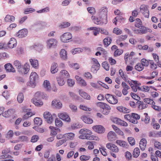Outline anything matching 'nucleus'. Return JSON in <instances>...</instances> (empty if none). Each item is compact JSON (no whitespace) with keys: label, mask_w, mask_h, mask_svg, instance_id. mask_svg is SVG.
Masks as SVG:
<instances>
[{"label":"nucleus","mask_w":161,"mask_h":161,"mask_svg":"<svg viewBox=\"0 0 161 161\" xmlns=\"http://www.w3.org/2000/svg\"><path fill=\"white\" fill-rule=\"evenodd\" d=\"M107 9L105 7H102L99 10V18L92 16V19L95 24L101 25L106 24L107 23Z\"/></svg>","instance_id":"nucleus-1"},{"label":"nucleus","mask_w":161,"mask_h":161,"mask_svg":"<svg viewBox=\"0 0 161 161\" xmlns=\"http://www.w3.org/2000/svg\"><path fill=\"white\" fill-rule=\"evenodd\" d=\"M30 84L32 87H34L36 86V82L38 80V75L35 72H32L30 76Z\"/></svg>","instance_id":"nucleus-2"},{"label":"nucleus","mask_w":161,"mask_h":161,"mask_svg":"<svg viewBox=\"0 0 161 161\" xmlns=\"http://www.w3.org/2000/svg\"><path fill=\"white\" fill-rule=\"evenodd\" d=\"M105 97L107 101L111 104H115L118 103V100L110 94H106Z\"/></svg>","instance_id":"nucleus-3"},{"label":"nucleus","mask_w":161,"mask_h":161,"mask_svg":"<svg viewBox=\"0 0 161 161\" xmlns=\"http://www.w3.org/2000/svg\"><path fill=\"white\" fill-rule=\"evenodd\" d=\"M72 37L71 34L69 32H66L64 33L61 36V40L64 42H68V41L71 39Z\"/></svg>","instance_id":"nucleus-4"},{"label":"nucleus","mask_w":161,"mask_h":161,"mask_svg":"<svg viewBox=\"0 0 161 161\" xmlns=\"http://www.w3.org/2000/svg\"><path fill=\"white\" fill-rule=\"evenodd\" d=\"M112 120L113 122L120 125L124 126H128V124L126 122L119 118L116 117L113 118L112 119Z\"/></svg>","instance_id":"nucleus-5"},{"label":"nucleus","mask_w":161,"mask_h":161,"mask_svg":"<svg viewBox=\"0 0 161 161\" xmlns=\"http://www.w3.org/2000/svg\"><path fill=\"white\" fill-rule=\"evenodd\" d=\"M140 11L146 18H148L149 11L147 7L145 5H142L140 7Z\"/></svg>","instance_id":"nucleus-6"},{"label":"nucleus","mask_w":161,"mask_h":161,"mask_svg":"<svg viewBox=\"0 0 161 161\" xmlns=\"http://www.w3.org/2000/svg\"><path fill=\"white\" fill-rule=\"evenodd\" d=\"M47 45L48 47L50 48L51 47H56L58 43L57 40L54 39H51L47 41Z\"/></svg>","instance_id":"nucleus-7"},{"label":"nucleus","mask_w":161,"mask_h":161,"mask_svg":"<svg viewBox=\"0 0 161 161\" xmlns=\"http://www.w3.org/2000/svg\"><path fill=\"white\" fill-rule=\"evenodd\" d=\"M58 117L63 120L69 122L70 119L69 115L66 113H60L58 114Z\"/></svg>","instance_id":"nucleus-8"},{"label":"nucleus","mask_w":161,"mask_h":161,"mask_svg":"<svg viewBox=\"0 0 161 161\" xmlns=\"http://www.w3.org/2000/svg\"><path fill=\"white\" fill-rule=\"evenodd\" d=\"M44 118L48 123H51L53 121L52 115L49 112H45L43 114Z\"/></svg>","instance_id":"nucleus-9"},{"label":"nucleus","mask_w":161,"mask_h":161,"mask_svg":"<svg viewBox=\"0 0 161 161\" xmlns=\"http://www.w3.org/2000/svg\"><path fill=\"white\" fill-rule=\"evenodd\" d=\"M94 130L99 133H102L105 131V128L101 125H97L93 126Z\"/></svg>","instance_id":"nucleus-10"},{"label":"nucleus","mask_w":161,"mask_h":161,"mask_svg":"<svg viewBox=\"0 0 161 161\" xmlns=\"http://www.w3.org/2000/svg\"><path fill=\"white\" fill-rule=\"evenodd\" d=\"M107 147L113 152L117 153L119 151V149L114 144L108 143L106 145Z\"/></svg>","instance_id":"nucleus-11"},{"label":"nucleus","mask_w":161,"mask_h":161,"mask_svg":"<svg viewBox=\"0 0 161 161\" xmlns=\"http://www.w3.org/2000/svg\"><path fill=\"white\" fill-rule=\"evenodd\" d=\"M28 31L26 29H24L20 30L17 33V36L20 38L26 36L27 34Z\"/></svg>","instance_id":"nucleus-12"},{"label":"nucleus","mask_w":161,"mask_h":161,"mask_svg":"<svg viewBox=\"0 0 161 161\" xmlns=\"http://www.w3.org/2000/svg\"><path fill=\"white\" fill-rule=\"evenodd\" d=\"M75 78L78 82L79 84L82 86H86L87 85V83L82 78L76 75Z\"/></svg>","instance_id":"nucleus-13"},{"label":"nucleus","mask_w":161,"mask_h":161,"mask_svg":"<svg viewBox=\"0 0 161 161\" xmlns=\"http://www.w3.org/2000/svg\"><path fill=\"white\" fill-rule=\"evenodd\" d=\"M52 105L53 107L58 109H60L62 106L61 103L59 101L56 100H54L52 101Z\"/></svg>","instance_id":"nucleus-14"},{"label":"nucleus","mask_w":161,"mask_h":161,"mask_svg":"<svg viewBox=\"0 0 161 161\" xmlns=\"http://www.w3.org/2000/svg\"><path fill=\"white\" fill-rule=\"evenodd\" d=\"M5 68L7 72H15V70L10 63H8L4 65Z\"/></svg>","instance_id":"nucleus-15"},{"label":"nucleus","mask_w":161,"mask_h":161,"mask_svg":"<svg viewBox=\"0 0 161 161\" xmlns=\"http://www.w3.org/2000/svg\"><path fill=\"white\" fill-rule=\"evenodd\" d=\"M15 113V110L14 109H9L7 111L3 113V115L5 117H8L12 115Z\"/></svg>","instance_id":"nucleus-16"},{"label":"nucleus","mask_w":161,"mask_h":161,"mask_svg":"<svg viewBox=\"0 0 161 161\" xmlns=\"http://www.w3.org/2000/svg\"><path fill=\"white\" fill-rule=\"evenodd\" d=\"M16 45V41L15 39L11 38L8 43V47L12 48L15 47Z\"/></svg>","instance_id":"nucleus-17"},{"label":"nucleus","mask_w":161,"mask_h":161,"mask_svg":"<svg viewBox=\"0 0 161 161\" xmlns=\"http://www.w3.org/2000/svg\"><path fill=\"white\" fill-rule=\"evenodd\" d=\"M147 144V141L145 138L142 139L140 141L139 146L141 149L142 151L145 149Z\"/></svg>","instance_id":"nucleus-18"},{"label":"nucleus","mask_w":161,"mask_h":161,"mask_svg":"<svg viewBox=\"0 0 161 161\" xmlns=\"http://www.w3.org/2000/svg\"><path fill=\"white\" fill-rule=\"evenodd\" d=\"M108 138L110 141L114 140L116 138V135L114 132L110 131L108 134Z\"/></svg>","instance_id":"nucleus-19"},{"label":"nucleus","mask_w":161,"mask_h":161,"mask_svg":"<svg viewBox=\"0 0 161 161\" xmlns=\"http://www.w3.org/2000/svg\"><path fill=\"white\" fill-rule=\"evenodd\" d=\"M60 55L61 58L65 60L67 58V51L64 49H62L60 52Z\"/></svg>","instance_id":"nucleus-20"},{"label":"nucleus","mask_w":161,"mask_h":161,"mask_svg":"<svg viewBox=\"0 0 161 161\" xmlns=\"http://www.w3.org/2000/svg\"><path fill=\"white\" fill-rule=\"evenodd\" d=\"M117 109L119 112L124 114L129 113L130 112V109L122 106L117 107Z\"/></svg>","instance_id":"nucleus-21"},{"label":"nucleus","mask_w":161,"mask_h":161,"mask_svg":"<svg viewBox=\"0 0 161 161\" xmlns=\"http://www.w3.org/2000/svg\"><path fill=\"white\" fill-rule=\"evenodd\" d=\"M79 93L80 96L88 100L90 99L91 97L90 96L82 90H80L79 91Z\"/></svg>","instance_id":"nucleus-22"},{"label":"nucleus","mask_w":161,"mask_h":161,"mask_svg":"<svg viewBox=\"0 0 161 161\" xmlns=\"http://www.w3.org/2000/svg\"><path fill=\"white\" fill-rule=\"evenodd\" d=\"M125 119L129 120L130 122L134 124H137L138 121L136 120H134V119H132V115L131 114H127L125 115L124 116Z\"/></svg>","instance_id":"nucleus-23"},{"label":"nucleus","mask_w":161,"mask_h":161,"mask_svg":"<svg viewBox=\"0 0 161 161\" xmlns=\"http://www.w3.org/2000/svg\"><path fill=\"white\" fill-rule=\"evenodd\" d=\"M58 64L56 63H53L52 64L51 69V71L52 74H55L57 72L58 70Z\"/></svg>","instance_id":"nucleus-24"},{"label":"nucleus","mask_w":161,"mask_h":161,"mask_svg":"<svg viewBox=\"0 0 161 161\" xmlns=\"http://www.w3.org/2000/svg\"><path fill=\"white\" fill-rule=\"evenodd\" d=\"M79 133L80 134H84L86 135H89L92 134V132L90 130L88 129H82L80 130Z\"/></svg>","instance_id":"nucleus-25"},{"label":"nucleus","mask_w":161,"mask_h":161,"mask_svg":"<svg viewBox=\"0 0 161 161\" xmlns=\"http://www.w3.org/2000/svg\"><path fill=\"white\" fill-rule=\"evenodd\" d=\"M136 20V22L135 24V26L136 27L140 29L146 28V27L142 25V22L140 19L137 18Z\"/></svg>","instance_id":"nucleus-26"},{"label":"nucleus","mask_w":161,"mask_h":161,"mask_svg":"<svg viewBox=\"0 0 161 161\" xmlns=\"http://www.w3.org/2000/svg\"><path fill=\"white\" fill-rule=\"evenodd\" d=\"M15 20V17L12 15H7L4 18V21L6 22H11Z\"/></svg>","instance_id":"nucleus-27"},{"label":"nucleus","mask_w":161,"mask_h":161,"mask_svg":"<svg viewBox=\"0 0 161 161\" xmlns=\"http://www.w3.org/2000/svg\"><path fill=\"white\" fill-rule=\"evenodd\" d=\"M32 101L36 106H41L43 105V102L37 98H33L32 99Z\"/></svg>","instance_id":"nucleus-28"},{"label":"nucleus","mask_w":161,"mask_h":161,"mask_svg":"<svg viewBox=\"0 0 161 161\" xmlns=\"http://www.w3.org/2000/svg\"><path fill=\"white\" fill-rule=\"evenodd\" d=\"M43 86L44 88L47 91H50L51 89V86L49 81L45 80L44 81Z\"/></svg>","instance_id":"nucleus-29"},{"label":"nucleus","mask_w":161,"mask_h":161,"mask_svg":"<svg viewBox=\"0 0 161 161\" xmlns=\"http://www.w3.org/2000/svg\"><path fill=\"white\" fill-rule=\"evenodd\" d=\"M30 61L31 65L34 68H36L38 65V61L35 59L32 58L30 59Z\"/></svg>","instance_id":"nucleus-30"},{"label":"nucleus","mask_w":161,"mask_h":161,"mask_svg":"<svg viewBox=\"0 0 161 161\" xmlns=\"http://www.w3.org/2000/svg\"><path fill=\"white\" fill-rule=\"evenodd\" d=\"M61 76L63 78H67L69 77V75L68 72L65 70H63L61 71Z\"/></svg>","instance_id":"nucleus-31"},{"label":"nucleus","mask_w":161,"mask_h":161,"mask_svg":"<svg viewBox=\"0 0 161 161\" xmlns=\"http://www.w3.org/2000/svg\"><path fill=\"white\" fill-rule=\"evenodd\" d=\"M83 121L85 123L87 124H91L92 123L93 121L92 119H90L88 117L85 116L82 117Z\"/></svg>","instance_id":"nucleus-32"},{"label":"nucleus","mask_w":161,"mask_h":161,"mask_svg":"<svg viewBox=\"0 0 161 161\" xmlns=\"http://www.w3.org/2000/svg\"><path fill=\"white\" fill-rule=\"evenodd\" d=\"M111 41L112 40L109 37L105 38L103 40L104 45L105 47H107L110 44Z\"/></svg>","instance_id":"nucleus-33"},{"label":"nucleus","mask_w":161,"mask_h":161,"mask_svg":"<svg viewBox=\"0 0 161 161\" xmlns=\"http://www.w3.org/2000/svg\"><path fill=\"white\" fill-rule=\"evenodd\" d=\"M71 51L72 54L74 55L77 53L82 52L83 51V49L81 48L78 47L72 49Z\"/></svg>","instance_id":"nucleus-34"},{"label":"nucleus","mask_w":161,"mask_h":161,"mask_svg":"<svg viewBox=\"0 0 161 161\" xmlns=\"http://www.w3.org/2000/svg\"><path fill=\"white\" fill-rule=\"evenodd\" d=\"M116 142L118 145L124 147H127V143L124 141L120 140H117Z\"/></svg>","instance_id":"nucleus-35"},{"label":"nucleus","mask_w":161,"mask_h":161,"mask_svg":"<svg viewBox=\"0 0 161 161\" xmlns=\"http://www.w3.org/2000/svg\"><path fill=\"white\" fill-rule=\"evenodd\" d=\"M57 81L58 83L60 86L64 85L65 83L63 78L61 77H57Z\"/></svg>","instance_id":"nucleus-36"},{"label":"nucleus","mask_w":161,"mask_h":161,"mask_svg":"<svg viewBox=\"0 0 161 161\" xmlns=\"http://www.w3.org/2000/svg\"><path fill=\"white\" fill-rule=\"evenodd\" d=\"M34 121L35 124L38 125H40L42 124V120L41 118L36 117L34 119Z\"/></svg>","instance_id":"nucleus-37"},{"label":"nucleus","mask_w":161,"mask_h":161,"mask_svg":"<svg viewBox=\"0 0 161 161\" xmlns=\"http://www.w3.org/2000/svg\"><path fill=\"white\" fill-rule=\"evenodd\" d=\"M14 67L18 69H20L22 68V66L21 65V63L18 60L14 61Z\"/></svg>","instance_id":"nucleus-38"},{"label":"nucleus","mask_w":161,"mask_h":161,"mask_svg":"<svg viewBox=\"0 0 161 161\" xmlns=\"http://www.w3.org/2000/svg\"><path fill=\"white\" fill-rule=\"evenodd\" d=\"M140 153L139 149L138 147L134 149L133 153V156L135 158H137L139 156Z\"/></svg>","instance_id":"nucleus-39"},{"label":"nucleus","mask_w":161,"mask_h":161,"mask_svg":"<svg viewBox=\"0 0 161 161\" xmlns=\"http://www.w3.org/2000/svg\"><path fill=\"white\" fill-rule=\"evenodd\" d=\"M119 73L121 77L125 81H127V76L126 75H125L124 74L122 69H120L119 70Z\"/></svg>","instance_id":"nucleus-40"},{"label":"nucleus","mask_w":161,"mask_h":161,"mask_svg":"<svg viewBox=\"0 0 161 161\" xmlns=\"http://www.w3.org/2000/svg\"><path fill=\"white\" fill-rule=\"evenodd\" d=\"M135 69L138 71H141L144 69V66L141 63H138L135 66Z\"/></svg>","instance_id":"nucleus-41"},{"label":"nucleus","mask_w":161,"mask_h":161,"mask_svg":"<svg viewBox=\"0 0 161 161\" xmlns=\"http://www.w3.org/2000/svg\"><path fill=\"white\" fill-rule=\"evenodd\" d=\"M81 135L79 136V138L81 139H86L88 140H92V136L89 135H86L84 134H81Z\"/></svg>","instance_id":"nucleus-42"},{"label":"nucleus","mask_w":161,"mask_h":161,"mask_svg":"<svg viewBox=\"0 0 161 161\" xmlns=\"http://www.w3.org/2000/svg\"><path fill=\"white\" fill-rule=\"evenodd\" d=\"M17 101L19 103H21L24 100V95L22 93H19L17 97Z\"/></svg>","instance_id":"nucleus-43"},{"label":"nucleus","mask_w":161,"mask_h":161,"mask_svg":"<svg viewBox=\"0 0 161 161\" xmlns=\"http://www.w3.org/2000/svg\"><path fill=\"white\" fill-rule=\"evenodd\" d=\"M65 136L68 139L72 140L74 138L75 135L73 133H69L65 134Z\"/></svg>","instance_id":"nucleus-44"},{"label":"nucleus","mask_w":161,"mask_h":161,"mask_svg":"<svg viewBox=\"0 0 161 161\" xmlns=\"http://www.w3.org/2000/svg\"><path fill=\"white\" fill-rule=\"evenodd\" d=\"M19 141L22 142H27L29 140L28 137L25 136H21L19 137Z\"/></svg>","instance_id":"nucleus-45"},{"label":"nucleus","mask_w":161,"mask_h":161,"mask_svg":"<svg viewBox=\"0 0 161 161\" xmlns=\"http://www.w3.org/2000/svg\"><path fill=\"white\" fill-rule=\"evenodd\" d=\"M36 98L39 99V100H40L41 98H43L42 93H41L39 92H36L35 94V97L34 98Z\"/></svg>","instance_id":"nucleus-46"},{"label":"nucleus","mask_w":161,"mask_h":161,"mask_svg":"<svg viewBox=\"0 0 161 161\" xmlns=\"http://www.w3.org/2000/svg\"><path fill=\"white\" fill-rule=\"evenodd\" d=\"M144 101L147 104H152V105H155V103L153 100L148 98H146L144 99Z\"/></svg>","instance_id":"nucleus-47"},{"label":"nucleus","mask_w":161,"mask_h":161,"mask_svg":"<svg viewBox=\"0 0 161 161\" xmlns=\"http://www.w3.org/2000/svg\"><path fill=\"white\" fill-rule=\"evenodd\" d=\"M70 25L69 23L68 22H64L59 26L61 28H65L69 26Z\"/></svg>","instance_id":"nucleus-48"},{"label":"nucleus","mask_w":161,"mask_h":161,"mask_svg":"<svg viewBox=\"0 0 161 161\" xmlns=\"http://www.w3.org/2000/svg\"><path fill=\"white\" fill-rule=\"evenodd\" d=\"M55 124L57 126L59 127L62 125V122L59 119L57 118L55 120Z\"/></svg>","instance_id":"nucleus-49"},{"label":"nucleus","mask_w":161,"mask_h":161,"mask_svg":"<svg viewBox=\"0 0 161 161\" xmlns=\"http://www.w3.org/2000/svg\"><path fill=\"white\" fill-rule=\"evenodd\" d=\"M113 32L117 35L121 34L122 33V31L121 30L118 28H114Z\"/></svg>","instance_id":"nucleus-50"},{"label":"nucleus","mask_w":161,"mask_h":161,"mask_svg":"<svg viewBox=\"0 0 161 161\" xmlns=\"http://www.w3.org/2000/svg\"><path fill=\"white\" fill-rule=\"evenodd\" d=\"M132 119H134V120H136L137 121L140 118V116L137 114L132 113L131 114Z\"/></svg>","instance_id":"nucleus-51"},{"label":"nucleus","mask_w":161,"mask_h":161,"mask_svg":"<svg viewBox=\"0 0 161 161\" xmlns=\"http://www.w3.org/2000/svg\"><path fill=\"white\" fill-rule=\"evenodd\" d=\"M123 52V51L121 50L117 49L114 53V56L117 57L120 55Z\"/></svg>","instance_id":"nucleus-52"},{"label":"nucleus","mask_w":161,"mask_h":161,"mask_svg":"<svg viewBox=\"0 0 161 161\" xmlns=\"http://www.w3.org/2000/svg\"><path fill=\"white\" fill-rule=\"evenodd\" d=\"M35 11V10L32 8H27L24 10V13L25 14H27Z\"/></svg>","instance_id":"nucleus-53"},{"label":"nucleus","mask_w":161,"mask_h":161,"mask_svg":"<svg viewBox=\"0 0 161 161\" xmlns=\"http://www.w3.org/2000/svg\"><path fill=\"white\" fill-rule=\"evenodd\" d=\"M69 66L75 69H79L80 67L79 65L77 63H70L69 64Z\"/></svg>","instance_id":"nucleus-54"},{"label":"nucleus","mask_w":161,"mask_h":161,"mask_svg":"<svg viewBox=\"0 0 161 161\" xmlns=\"http://www.w3.org/2000/svg\"><path fill=\"white\" fill-rule=\"evenodd\" d=\"M141 63L144 66H147L149 65V62L145 58H143L141 60Z\"/></svg>","instance_id":"nucleus-55"},{"label":"nucleus","mask_w":161,"mask_h":161,"mask_svg":"<svg viewBox=\"0 0 161 161\" xmlns=\"http://www.w3.org/2000/svg\"><path fill=\"white\" fill-rule=\"evenodd\" d=\"M67 82L68 86L70 87L73 86L75 84L74 80L70 79H68Z\"/></svg>","instance_id":"nucleus-56"},{"label":"nucleus","mask_w":161,"mask_h":161,"mask_svg":"<svg viewBox=\"0 0 161 161\" xmlns=\"http://www.w3.org/2000/svg\"><path fill=\"white\" fill-rule=\"evenodd\" d=\"M102 66L106 70H109V66L106 62H104L102 64Z\"/></svg>","instance_id":"nucleus-57"},{"label":"nucleus","mask_w":161,"mask_h":161,"mask_svg":"<svg viewBox=\"0 0 161 161\" xmlns=\"http://www.w3.org/2000/svg\"><path fill=\"white\" fill-rule=\"evenodd\" d=\"M128 140L131 145L133 146L135 144V140L132 137H128Z\"/></svg>","instance_id":"nucleus-58"},{"label":"nucleus","mask_w":161,"mask_h":161,"mask_svg":"<svg viewBox=\"0 0 161 161\" xmlns=\"http://www.w3.org/2000/svg\"><path fill=\"white\" fill-rule=\"evenodd\" d=\"M29 65L28 64H25L23 69L25 74H26L29 70Z\"/></svg>","instance_id":"nucleus-59"},{"label":"nucleus","mask_w":161,"mask_h":161,"mask_svg":"<svg viewBox=\"0 0 161 161\" xmlns=\"http://www.w3.org/2000/svg\"><path fill=\"white\" fill-rule=\"evenodd\" d=\"M13 134L14 133L13 131L12 130H10L6 135V137L8 139H9L13 136Z\"/></svg>","instance_id":"nucleus-60"},{"label":"nucleus","mask_w":161,"mask_h":161,"mask_svg":"<svg viewBox=\"0 0 161 161\" xmlns=\"http://www.w3.org/2000/svg\"><path fill=\"white\" fill-rule=\"evenodd\" d=\"M90 158V156L82 155L80 157V159L81 160H89Z\"/></svg>","instance_id":"nucleus-61"},{"label":"nucleus","mask_w":161,"mask_h":161,"mask_svg":"<svg viewBox=\"0 0 161 161\" xmlns=\"http://www.w3.org/2000/svg\"><path fill=\"white\" fill-rule=\"evenodd\" d=\"M39 139V136L37 135H34L32 136L31 142H36Z\"/></svg>","instance_id":"nucleus-62"},{"label":"nucleus","mask_w":161,"mask_h":161,"mask_svg":"<svg viewBox=\"0 0 161 161\" xmlns=\"http://www.w3.org/2000/svg\"><path fill=\"white\" fill-rule=\"evenodd\" d=\"M89 149L92 150L94 148L93 144L92 142H88L86 143Z\"/></svg>","instance_id":"nucleus-63"},{"label":"nucleus","mask_w":161,"mask_h":161,"mask_svg":"<svg viewBox=\"0 0 161 161\" xmlns=\"http://www.w3.org/2000/svg\"><path fill=\"white\" fill-rule=\"evenodd\" d=\"M154 145L155 147L158 149L161 150V144L158 142L156 141L154 143Z\"/></svg>","instance_id":"nucleus-64"}]
</instances>
